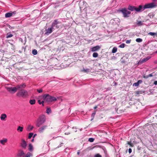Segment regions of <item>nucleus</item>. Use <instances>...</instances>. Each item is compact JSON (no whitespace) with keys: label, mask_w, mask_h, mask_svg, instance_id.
<instances>
[{"label":"nucleus","mask_w":157,"mask_h":157,"mask_svg":"<svg viewBox=\"0 0 157 157\" xmlns=\"http://www.w3.org/2000/svg\"><path fill=\"white\" fill-rule=\"evenodd\" d=\"M13 36V35L11 33V32H9L6 35V37L7 38L11 37H12Z\"/></svg>","instance_id":"21"},{"label":"nucleus","mask_w":157,"mask_h":157,"mask_svg":"<svg viewBox=\"0 0 157 157\" xmlns=\"http://www.w3.org/2000/svg\"><path fill=\"white\" fill-rule=\"evenodd\" d=\"M128 9L131 11H135L137 12H141L140 5H139L138 7H136L135 6H129Z\"/></svg>","instance_id":"6"},{"label":"nucleus","mask_w":157,"mask_h":157,"mask_svg":"<svg viewBox=\"0 0 157 157\" xmlns=\"http://www.w3.org/2000/svg\"><path fill=\"white\" fill-rule=\"evenodd\" d=\"M143 24L142 22L141 21H137V25L138 26H141V25H142Z\"/></svg>","instance_id":"28"},{"label":"nucleus","mask_w":157,"mask_h":157,"mask_svg":"<svg viewBox=\"0 0 157 157\" xmlns=\"http://www.w3.org/2000/svg\"><path fill=\"white\" fill-rule=\"evenodd\" d=\"M156 6V5L154 2L149 3L145 4L144 6L140 5L141 12L143 11L145 9L154 8Z\"/></svg>","instance_id":"1"},{"label":"nucleus","mask_w":157,"mask_h":157,"mask_svg":"<svg viewBox=\"0 0 157 157\" xmlns=\"http://www.w3.org/2000/svg\"><path fill=\"white\" fill-rule=\"evenodd\" d=\"M94 139L93 138H89L88 141L90 142H94Z\"/></svg>","instance_id":"35"},{"label":"nucleus","mask_w":157,"mask_h":157,"mask_svg":"<svg viewBox=\"0 0 157 157\" xmlns=\"http://www.w3.org/2000/svg\"><path fill=\"white\" fill-rule=\"evenodd\" d=\"M33 133H32V132L30 133L29 134L28 138L29 139H31V138L33 136Z\"/></svg>","instance_id":"31"},{"label":"nucleus","mask_w":157,"mask_h":157,"mask_svg":"<svg viewBox=\"0 0 157 157\" xmlns=\"http://www.w3.org/2000/svg\"><path fill=\"white\" fill-rule=\"evenodd\" d=\"M151 57L149 56H147L146 58H144L142 59H141L138 62L137 64L138 65L141 64L143 63L146 62L147 61H148L149 59Z\"/></svg>","instance_id":"9"},{"label":"nucleus","mask_w":157,"mask_h":157,"mask_svg":"<svg viewBox=\"0 0 157 157\" xmlns=\"http://www.w3.org/2000/svg\"><path fill=\"white\" fill-rule=\"evenodd\" d=\"M101 99V98H97V100H100Z\"/></svg>","instance_id":"55"},{"label":"nucleus","mask_w":157,"mask_h":157,"mask_svg":"<svg viewBox=\"0 0 157 157\" xmlns=\"http://www.w3.org/2000/svg\"><path fill=\"white\" fill-rule=\"evenodd\" d=\"M54 30L51 27H50L48 29H45V31H46V32L45 33V34L48 35L51 33Z\"/></svg>","instance_id":"10"},{"label":"nucleus","mask_w":157,"mask_h":157,"mask_svg":"<svg viewBox=\"0 0 157 157\" xmlns=\"http://www.w3.org/2000/svg\"><path fill=\"white\" fill-rule=\"evenodd\" d=\"M94 157H102V156L99 154H97L94 155Z\"/></svg>","instance_id":"37"},{"label":"nucleus","mask_w":157,"mask_h":157,"mask_svg":"<svg viewBox=\"0 0 157 157\" xmlns=\"http://www.w3.org/2000/svg\"><path fill=\"white\" fill-rule=\"evenodd\" d=\"M33 128V127L31 125H29L27 128V130L29 131H30Z\"/></svg>","instance_id":"25"},{"label":"nucleus","mask_w":157,"mask_h":157,"mask_svg":"<svg viewBox=\"0 0 157 157\" xmlns=\"http://www.w3.org/2000/svg\"><path fill=\"white\" fill-rule=\"evenodd\" d=\"M101 48V47L99 45H97L92 48H91V51L94 52L98 50Z\"/></svg>","instance_id":"16"},{"label":"nucleus","mask_w":157,"mask_h":157,"mask_svg":"<svg viewBox=\"0 0 157 157\" xmlns=\"http://www.w3.org/2000/svg\"><path fill=\"white\" fill-rule=\"evenodd\" d=\"M27 146V144L25 140L24 139H22L21 143V147L24 149H25Z\"/></svg>","instance_id":"12"},{"label":"nucleus","mask_w":157,"mask_h":157,"mask_svg":"<svg viewBox=\"0 0 157 157\" xmlns=\"http://www.w3.org/2000/svg\"><path fill=\"white\" fill-rule=\"evenodd\" d=\"M128 144L131 145V144H132V143L131 142H128Z\"/></svg>","instance_id":"47"},{"label":"nucleus","mask_w":157,"mask_h":157,"mask_svg":"<svg viewBox=\"0 0 157 157\" xmlns=\"http://www.w3.org/2000/svg\"><path fill=\"white\" fill-rule=\"evenodd\" d=\"M155 53H157V51H156L155 52Z\"/></svg>","instance_id":"57"},{"label":"nucleus","mask_w":157,"mask_h":157,"mask_svg":"<svg viewBox=\"0 0 157 157\" xmlns=\"http://www.w3.org/2000/svg\"><path fill=\"white\" fill-rule=\"evenodd\" d=\"M77 154L78 155H79L80 154V152H79V151H78L77 153Z\"/></svg>","instance_id":"50"},{"label":"nucleus","mask_w":157,"mask_h":157,"mask_svg":"<svg viewBox=\"0 0 157 157\" xmlns=\"http://www.w3.org/2000/svg\"><path fill=\"white\" fill-rule=\"evenodd\" d=\"M131 40H126V43L127 44H129L131 42Z\"/></svg>","instance_id":"42"},{"label":"nucleus","mask_w":157,"mask_h":157,"mask_svg":"<svg viewBox=\"0 0 157 157\" xmlns=\"http://www.w3.org/2000/svg\"><path fill=\"white\" fill-rule=\"evenodd\" d=\"M16 13V11H14L12 13L8 12L6 13L5 15V17L8 18L12 16L13 14H15Z\"/></svg>","instance_id":"15"},{"label":"nucleus","mask_w":157,"mask_h":157,"mask_svg":"<svg viewBox=\"0 0 157 157\" xmlns=\"http://www.w3.org/2000/svg\"><path fill=\"white\" fill-rule=\"evenodd\" d=\"M28 150L30 151H33V145L31 144H29L28 146Z\"/></svg>","instance_id":"18"},{"label":"nucleus","mask_w":157,"mask_h":157,"mask_svg":"<svg viewBox=\"0 0 157 157\" xmlns=\"http://www.w3.org/2000/svg\"><path fill=\"white\" fill-rule=\"evenodd\" d=\"M7 116L5 114H2L0 117L1 120L2 121L4 120L5 119L6 117Z\"/></svg>","instance_id":"19"},{"label":"nucleus","mask_w":157,"mask_h":157,"mask_svg":"<svg viewBox=\"0 0 157 157\" xmlns=\"http://www.w3.org/2000/svg\"><path fill=\"white\" fill-rule=\"evenodd\" d=\"M81 71L87 73H88L91 72V70L90 69L88 68H83Z\"/></svg>","instance_id":"17"},{"label":"nucleus","mask_w":157,"mask_h":157,"mask_svg":"<svg viewBox=\"0 0 157 157\" xmlns=\"http://www.w3.org/2000/svg\"><path fill=\"white\" fill-rule=\"evenodd\" d=\"M137 83H138V84L139 85V84L141 83L142 82V80H140L138 81Z\"/></svg>","instance_id":"41"},{"label":"nucleus","mask_w":157,"mask_h":157,"mask_svg":"<svg viewBox=\"0 0 157 157\" xmlns=\"http://www.w3.org/2000/svg\"><path fill=\"white\" fill-rule=\"evenodd\" d=\"M139 85V84H138V83H137V82H135V83H134L133 84V86H138Z\"/></svg>","instance_id":"40"},{"label":"nucleus","mask_w":157,"mask_h":157,"mask_svg":"<svg viewBox=\"0 0 157 157\" xmlns=\"http://www.w3.org/2000/svg\"><path fill=\"white\" fill-rule=\"evenodd\" d=\"M97 107V106H95L94 107V109H96Z\"/></svg>","instance_id":"53"},{"label":"nucleus","mask_w":157,"mask_h":157,"mask_svg":"<svg viewBox=\"0 0 157 157\" xmlns=\"http://www.w3.org/2000/svg\"><path fill=\"white\" fill-rule=\"evenodd\" d=\"M132 149L131 148H129V149H128V152H129V153H131V152H132Z\"/></svg>","instance_id":"44"},{"label":"nucleus","mask_w":157,"mask_h":157,"mask_svg":"<svg viewBox=\"0 0 157 157\" xmlns=\"http://www.w3.org/2000/svg\"><path fill=\"white\" fill-rule=\"evenodd\" d=\"M7 139H4L2 140H0V143L2 145H4L5 143L7 142Z\"/></svg>","instance_id":"20"},{"label":"nucleus","mask_w":157,"mask_h":157,"mask_svg":"<svg viewBox=\"0 0 157 157\" xmlns=\"http://www.w3.org/2000/svg\"><path fill=\"white\" fill-rule=\"evenodd\" d=\"M38 102L39 103V104H42L43 105H44V104H43V103H44V101H41L40 100H38Z\"/></svg>","instance_id":"36"},{"label":"nucleus","mask_w":157,"mask_h":157,"mask_svg":"<svg viewBox=\"0 0 157 157\" xmlns=\"http://www.w3.org/2000/svg\"><path fill=\"white\" fill-rule=\"evenodd\" d=\"M25 155V153L22 150H19L18 151L17 155L19 157H24Z\"/></svg>","instance_id":"11"},{"label":"nucleus","mask_w":157,"mask_h":157,"mask_svg":"<svg viewBox=\"0 0 157 157\" xmlns=\"http://www.w3.org/2000/svg\"><path fill=\"white\" fill-rule=\"evenodd\" d=\"M96 114V112L94 111L92 114L91 117H93V118Z\"/></svg>","instance_id":"38"},{"label":"nucleus","mask_w":157,"mask_h":157,"mask_svg":"<svg viewBox=\"0 0 157 157\" xmlns=\"http://www.w3.org/2000/svg\"><path fill=\"white\" fill-rule=\"evenodd\" d=\"M23 129V128L20 126H19L17 129V130L18 131H20V132H22Z\"/></svg>","instance_id":"23"},{"label":"nucleus","mask_w":157,"mask_h":157,"mask_svg":"<svg viewBox=\"0 0 157 157\" xmlns=\"http://www.w3.org/2000/svg\"><path fill=\"white\" fill-rule=\"evenodd\" d=\"M120 11L123 13V16L124 17H128V15L130 14L131 12L128 10L126 8H124L120 10Z\"/></svg>","instance_id":"7"},{"label":"nucleus","mask_w":157,"mask_h":157,"mask_svg":"<svg viewBox=\"0 0 157 157\" xmlns=\"http://www.w3.org/2000/svg\"><path fill=\"white\" fill-rule=\"evenodd\" d=\"M98 54L97 52H94L93 54V56L94 58H96L98 56Z\"/></svg>","instance_id":"29"},{"label":"nucleus","mask_w":157,"mask_h":157,"mask_svg":"<svg viewBox=\"0 0 157 157\" xmlns=\"http://www.w3.org/2000/svg\"><path fill=\"white\" fill-rule=\"evenodd\" d=\"M46 118L44 115H40L36 121V126L38 127H40L45 121Z\"/></svg>","instance_id":"2"},{"label":"nucleus","mask_w":157,"mask_h":157,"mask_svg":"<svg viewBox=\"0 0 157 157\" xmlns=\"http://www.w3.org/2000/svg\"><path fill=\"white\" fill-rule=\"evenodd\" d=\"M113 83H114V85H115L116 86V85H117V83L116 82H113Z\"/></svg>","instance_id":"51"},{"label":"nucleus","mask_w":157,"mask_h":157,"mask_svg":"<svg viewBox=\"0 0 157 157\" xmlns=\"http://www.w3.org/2000/svg\"><path fill=\"white\" fill-rule=\"evenodd\" d=\"M154 84L155 85H157V81H155L154 82Z\"/></svg>","instance_id":"45"},{"label":"nucleus","mask_w":157,"mask_h":157,"mask_svg":"<svg viewBox=\"0 0 157 157\" xmlns=\"http://www.w3.org/2000/svg\"><path fill=\"white\" fill-rule=\"evenodd\" d=\"M34 138H33V139L32 140H31V141L32 142H33L34 141Z\"/></svg>","instance_id":"54"},{"label":"nucleus","mask_w":157,"mask_h":157,"mask_svg":"<svg viewBox=\"0 0 157 157\" xmlns=\"http://www.w3.org/2000/svg\"><path fill=\"white\" fill-rule=\"evenodd\" d=\"M43 97L44 100L47 102L55 101L57 100L56 98L48 94H44Z\"/></svg>","instance_id":"3"},{"label":"nucleus","mask_w":157,"mask_h":157,"mask_svg":"<svg viewBox=\"0 0 157 157\" xmlns=\"http://www.w3.org/2000/svg\"><path fill=\"white\" fill-rule=\"evenodd\" d=\"M125 44L124 43H122L121 44L119 45V47L121 48H124L125 47Z\"/></svg>","instance_id":"33"},{"label":"nucleus","mask_w":157,"mask_h":157,"mask_svg":"<svg viewBox=\"0 0 157 157\" xmlns=\"http://www.w3.org/2000/svg\"><path fill=\"white\" fill-rule=\"evenodd\" d=\"M47 127V125H43L41 127L39 128L38 129V131L40 133H43L44 132V130Z\"/></svg>","instance_id":"14"},{"label":"nucleus","mask_w":157,"mask_h":157,"mask_svg":"<svg viewBox=\"0 0 157 157\" xmlns=\"http://www.w3.org/2000/svg\"><path fill=\"white\" fill-rule=\"evenodd\" d=\"M32 156L33 154L32 153H31L30 152H28L26 155L24 156V157H30Z\"/></svg>","instance_id":"22"},{"label":"nucleus","mask_w":157,"mask_h":157,"mask_svg":"<svg viewBox=\"0 0 157 157\" xmlns=\"http://www.w3.org/2000/svg\"><path fill=\"white\" fill-rule=\"evenodd\" d=\"M28 95V92L24 90H21L17 93V95L18 96L21 97L23 98L26 97Z\"/></svg>","instance_id":"5"},{"label":"nucleus","mask_w":157,"mask_h":157,"mask_svg":"<svg viewBox=\"0 0 157 157\" xmlns=\"http://www.w3.org/2000/svg\"><path fill=\"white\" fill-rule=\"evenodd\" d=\"M117 48L116 47H114L113 48L112 52V53H115L117 52Z\"/></svg>","instance_id":"26"},{"label":"nucleus","mask_w":157,"mask_h":157,"mask_svg":"<svg viewBox=\"0 0 157 157\" xmlns=\"http://www.w3.org/2000/svg\"><path fill=\"white\" fill-rule=\"evenodd\" d=\"M61 22L59 21L58 19L54 20L52 23L51 27L54 30L58 29L59 26V24H60Z\"/></svg>","instance_id":"4"},{"label":"nucleus","mask_w":157,"mask_h":157,"mask_svg":"<svg viewBox=\"0 0 157 157\" xmlns=\"http://www.w3.org/2000/svg\"><path fill=\"white\" fill-rule=\"evenodd\" d=\"M70 134V133H65V135H68V134Z\"/></svg>","instance_id":"52"},{"label":"nucleus","mask_w":157,"mask_h":157,"mask_svg":"<svg viewBox=\"0 0 157 157\" xmlns=\"http://www.w3.org/2000/svg\"><path fill=\"white\" fill-rule=\"evenodd\" d=\"M148 35L152 36L157 35V33L150 32L148 33Z\"/></svg>","instance_id":"30"},{"label":"nucleus","mask_w":157,"mask_h":157,"mask_svg":"<svg viewBox=\"0 0 157 157\" xmlns=\"http://www.w3.org/2000/svg\"><path fill=\"white\" fill-rule=\"evenodd\" d=\"M61 145H60V146H58V147H61Z\"/></svg>","instance_id":"56"},{"label":"nucleus","mask_w":157,"mask_h":157,"mask_svg":"<svg viewBox=\"0 0 157 157\" xmlns=\"http://www.w3.org/2000/svg\"><path fill=\"white\" fill-rule=\"evenodd\" d=\"M153 2L154 3L157 2V0H153Z\"/></svg>","instance_id":"49"},{"label":"nucleus","mask_w":157,"mask_h":157,"mask_svg":"<svg viewBox=\"0 0 157 157\" xmlns=\"http://www.w3.org/2000/svg\"><path fill=\"white\" fill-rule=\"evenodd\" d=\"M36 136V134H34L33 136V138H34Z\"/></svg>","instance_id":"48"},{"label":"nucleus","mask_w":157,"mask_h":157,"mask_svg":"<svg viewBox=\"0 0 157 157\" xmlns=\"http://www.w3.org/2000/svg\"><path fill=\"white\" fill-rule=\"evenodd\" d=\"M143 77L144 78H145V79H147L148 78V75L145 76L144 75L143 76Z\"/></svg>","instance_id":"43"},{"label":"nucleus","mask_w":157,"mask_h":157,"mask_svg":"<svg viewBox=\"0 0 157 157\" xmlns=\"http://www.w3.org/2000/svg\"><path fill=\"white\" fill-rule=\"evenodd\" d=\"M32 53L34 55H36L37 53V51L36 49H34L32 51Z\"/></svg>","instance_id":"27"},{"label":"nucleus","mask_w":157,"mask_h":157,"mask_svg":"<svg viewBox=\"0 0 157 157\" xmlns=\"http://www.w3.org/2000/svg\"><path fill=\"white\" fill-rule=\"evenodd\" d=\"M6 89L7 91L11 93H14L17 91V88H16V87H6Z\"/></svg>","instance_id":"8"},{"label":"nucleus","mask_w":157,"mask_h":157,"mask_svg":"<svg viewBox=\"0 0 157 157\" xmlns=\"http://www.w3.org/2000/svg\"><path fill=\"white\" fill-rule=\"evenodd\" d=\"M148 77H152L153 76V75H152V74H149L148 75Z\"/></svg>","instance_id":"46"},{"label":"nucleus","mask_w":157,"mask_h":157,"mask_svg":"<svg viewBox=\"0 0 157 157\" xmlns=\"http://www.w3.org/2000/svg\"><path fill=\"white\" fill-rule=\"evenodd\" d=\"M29 102L31 105L34 104L36 103V100L35 99L30 100Z\"/></svg>","instance_id":"24"},{"label":"nucleus","mask_w":157,"mask_h":157,"mask_svg":"<svg viewBox=\"0 0 157 157\" xmlns=\"http://www.w3.org/2000/svg\"><path fill=\"white\" fill-rule=\"evenodd\" d=\"M25 86L26 85L25 84H23L17 86L16 88H17V90H23V89L24 88Z\"/></svg>","instance_id":"13"},{"label":"nucleus","mask_w":157,"mask_h":157,"mask_svg":"<svg viewBox=\"0 0 157 157\" xmlns=\"http://www.w3.org/2000/svg\"><path fill=\"white\" fill-rule=\"evenodd\" d=\"M37 91L39 93H41L42 92L43 90L42 89H37Z\"/></svg>","instance_id":"39"},{"label":"nucleus","mask_w":157,"mask_h":157,"mask_svg":"<svg viewBox=\"0 0 157 157\" xmlns=\"http://www.w3.org/2000/svg\"><path fill=\"white\" fill-rule=\"evenodd\" d=\"M51 109L50 108H47L46 110V113H48V114H49L51 112Z\"/></svg>","instance_id":"34"},{"label":"nucleus","mask_w":157,"mask_h":157,"mask_svg":"<svg viewBox=\"0 0 157 157\" xmlns=\"http://www.w3.org/2000/svg\"><path fill=\"white\" fill-rule=\"evenodd\" d=\"M136 41L138 42H141L142 41V40L140 38H138L136 39Z\"/></svg>","instance_id":"32"}]
</instances>
